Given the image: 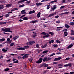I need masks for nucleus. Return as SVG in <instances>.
Masks as SVG:
<instances>
[{"mask_svg": "<svg viewBox=\"0 0 74 74\" xmlns=\"http://www.w3.org/2000/svg\"><path fill=\"white\" fill-rule=\"evenodd\" d=\"M64 37H66L68 35V33L67 32H64Z\"/></svg>", "mask_w": 74, "mask_h": 74, "instance_id": "17", "label": "nucleus"}, {"mask_svg": "<svg viewBox=\"0 0 74 74\" xmlns=\"http://www.w3.org/2000/svg\"><path fill=\"white\" fill-rule=\"evenodd\" d=\"M12 39L13 40H16V37L15 36L14 38H12Z\"/></svg>", "mask_w": 74, "mask_h": 74, "instance_id": "50", "label": "nucleus"}, {"mask_svg": "<svg viewBox=\"0 0 74 74\" xmlns=\"http://www.w3.org/2000/svg\"><path fill=\"white\" fill-rule=\"evenodd\" d=\"M41 34H43V35H45L46 33L45 32H42L41 33Z\"/></svg>", "mask_w": 74, "mask_h": 74, "instance_id": "44", "label": "nucleus"}, {"mask_svg": "<svg viewBox=\"0 0 74 74\" xmlns=\"http://www.w3.org/2000/svg\"><path fill=\"white\" fill-rule=\"evenodd\" d=\"M26 3H27V4H30V3H31V1H27L26 2Z\"/></svg>", "mask_w": 74, "mask_h": 74, "instance_id": "43", "label": "nucleus"}, {"mask_svg": "<svg viewBox=\"0 0 74 74\" xmlns=\"http://www.w3.org/2000/svg\"><path fill=\"white\" fill-rule=\"evenodd\" d=\"M24 6H25V5L23 4L19 6V7H24Z\"/></svg>", "mask_w": 74, "mask_h": 74, "instance_id": "48", "label": "nucleus"}, {"mask_svg": "<svg viewBox=\"0 0 74 74\" xmlns=\"http://www.w3.org/2000/svg\"><path fill=\"white\" fill-rule=\"evenodd\" d=\"M56 14V13H53L51 14L49 16H48V18H49V17H51V16H53V15H55V14Z\"/></svg>", "mask_w": 74, "mask_h": 74, "instance_id": "9", "label": "nucleus"}, {"mask_svg": "<svg viewBox=\"0 0 74 74\" xmlns=\"http://www.w3.org/2000/svg\"><path fill=\"white\" fill-rule=\"evenodd\" d=\"M2 51L3 52H7V50H6L5 49H2Z\"/></svg>", "mask_w": 74, "mask_h": 74, "instance_id": "40", "label": "nucleus"}, {"mask_svg": "<svg viewBox=\"0 0 74 74\" xmlns=\"http://www.w3.org/2000/svg\"><path fill=\"white\" fill-rule=\"evenodd\" d=\"M48 50H46L44 51L43 52V53H47L48 52Z\"/></svg>", "mask_w": 74, "mask_h": 74, "instance_id": "38", "label": "nucleus"}, {"mask_svg": "<svg viewBox=\"0 0 74 74\" xmlns=\"http://www.w3.org/2000/svg\"><path fill=\"white\" fill-rule=\"evenodd\" d=\"M67 0H62V3H67V1H66Z\"/></svg>", "mask_w": 74, "mask_h": 74, "instance_id": "39", "label": "nucleus"}, {"mask_svg": "<svg viewBox=\"0 0 74 74\" xmlns=\"http://www.w3.org/2000/svg\"><path fill=\"white\" fill-rule=\"evenodd\" d=\"M56 14V13H53L51 14L49 16H48V18H49V17H51V16H53V15H55V14Z\"/></svg>", "mask_w": 74, "mask_h": 74, "instance_id": "7", "label": "nucleus"}, {"mask_svg": "<svg viewBox=\"0 0 74 74\" xmlns=\"http://www.w3.org/2000/svg\"><path fill=\"white\" fill-rule=\"evenodd\" d=\"M7 23L4 22H0V25H4V24H6Z\"/></svg>", "mask_w": 74, "mask_h": 74, "instance_id": "18", "label": "nucleus"}, {"mask_svg": "<svg viewBox=\"0 0 74 74\" xmlns=\"http://www.w3.org/2000/svg\"><path fill=\"white\" fill-rule=\"evenodd\" d=\"M24 2V1H23V0L22 1H20L18 2V4H20V3H22V2Z\"/></svg>", "mask_w": 74, "mask_h": 74, "instance_id": "29", "label": "nucleus"}, {"mask_svg": "<svg viewBox=\"0 0 74 74\" xmlns=\"http://www.w3.org/2000/svg\"><path fill=\"white\" fill-rule=\"evenodd\" d=\"M21 13L22 14H27V13L26 12H23Z\"/></svg>", "mask_w": 74, "mask_h": 74, "instance_id": "62", "label": "nucleus"}, {"mask_svg": "<svg viewBox=\"0 0 74 74\" xmlns=\"http://www.w3.org/2000/svg\"><path fill=\"white\" fill-rule=\"evenodd\" d=\"M37 35H36L35 34V35H33V37H34V38H35V37H36V36Z\"/></svg>", "mask_w": 74, "mask_h": 74, "instance_id": "60", "label": "nucleus"}, {"mask_svg": "<svg viewBox=\"0 0 74 74\" xmlns=\"http://www.w3.org/2000/svg\"><path fill=\"white\" fill-rule=\"evenodd\" d=\"M43 59H42V58H40V59H39L38 61L36 62V63H41V62H42V60Z\"/></svg>", "mask_w": 74, "mask_h": 74, "instance_id": "2", "label": "nucleus"}, {"mask_svg": "<svg viewBox=\"0 0 74 74\" xmlns=\"http://www.w3.org/2000/svg\"><path fill=\"white\" fill-rule=\"evenodd\" d=\"M4 5H0V10H1V9L2 10V9H3V8H4Z\"/></svg>", "mask_w": 74, "mask_h": 74, "instance_id": "20", "label": "nucleus"}, {"mask_svg": "<svg viewBox=\"0 0 74 74\" xmlns=\"http://www.w3.org/2000/svg\"><path fill=\"white\" fill-rule=\"evenodd\" d=\"M60 22L59 20L57 21L56 22V23H60Z\"/></svg>", "mask_w": 74, "mask_h": 74, "instance_id": "53", "label": "nucleus"}, {"mask_svg": "<svg viewBox=\"0 0 74 74\" xmlns=\"http://www.w3.org/2000/svg\"><path fill=\"white\" fill-rule=\"evenodd\" d=\"M61 54H62V53L60 52L57 53H56V55H61Z\"/></svg>", "mask_w": 74, "mask_h": 74, "instance_id": "54", "label": "nucleus"}, {"mask_svg": "<svg viewBox=\"0 0 74 74\" xmlns=\"http://www.w3.org/2000/svg\"><path fill=\"white\" fill-rule=\"evenodd\" d=\"M47 46V44H45L42 47V48H45Z\"/></svg>", "mask_w": 74, "mask_h": 74, "instance_id": "33", "label": "nucleus"}, {"mask_svg": "<svg viewBox=\"0 0 74 74\" xmlns=\"http://www.w3.org/2000/svg\"><path fill=\"white\" fill-rule=\"evenodd\" d=\"M70 25H72V26H73L74 25V22H71L70 23Z\"/></svg>", "mask_w": 74, "mask_h": 74, "instance_id": "32", "label": "nucleus"}, {"mask_svg": "<svg viewBox=\"0 0 74 74\" xmlns=\"http://www.w3.org/2000/svg\"><path fill=\"white\" fill-rule=\"evenodd\" d=\"M24 48L25 49H27L28 48H29V46H24Z\"/></svg>", "mask_w": 74, "mask_h": 74, "instance_id": "23", "label": "nucleus"}, {"mask_svg": "<svg viewBox=\"0 0 74 74\" xmlns=\"http://www.w3.org/2000/svg\"><path fill=\"white\" fill-rule=\"evenodd\" d=\"M45 35L47 37H49V36H49V34H48V33H46V34H45Z\"/></svg>", "mask_w": 74, "mask_h": 74, "instance_id": "35", "label": "nucleus"}, {"mask_svg": "<svg viewBox=\"0 0 74 74\" xmlns=\"http://www.w3.org/2000/svg\"><path fill=\"white\" fill-rule=\"evenodd\" d=\"M36 42L35 41H30L27 43V45H32L34 43H35Z\"/></svg>", "mask_w": 74, "mask_h": 74, "instance_id": "4", "label": "nucleus"}, {"mask_svg": "<svg viewBox=\"0 0 74 74\" xmlns=\"http://www.w3.org/2000/svg\"><path fill=\"white\" fill-rule=\"evenodd\" d=\"M69 13H70V12H66L65 13L60 14V15H64V14L66 15V14H69Z\"/></svg>", "mask_w": 74, "mask_h": 74, "instance_id": "12", "label": "nucleus"}, {"mask_svg": "<svg viewBox=\"0 0 74 74\" xmlns=\"http://www.w3.org/2000/svg\"><path fill=\"white\" fill-rule=\"evenodd\" d=\"M34 12H35V11L34 10H33V11H30V12H29L28 14H32L33 13H34Z\"/></svg>", "mask_w": 74, "mask_h": 74, "instance_id": "13", "label": "nucleus"}, {"mask_svg": "<svg viewBox=\"0 0 74 74\" xmlns=\"http://www.w3.org/2000/svg\"><path fill=\"white\" fill-rule=\"evenodd\" d=\"M14 45V43L12 42L11 44H10V47H12Z\"/></svg>", "mask_w": 74, "mask_h": 74, "instance_id": "37", "label": "nucleus"}, {"mask_svg": "<svg viewBox=\"0 0 74 74\" xmlns=\"http://www.w3.org/2000/svg\"><path fill=\"white\" fill-rule=\"evenodd\" d=\"M5 38H2L0 39V42H3L4 41H5Z\"/></svg>", "mask_w": 74, "mask_h": 74, "instance_id": "27", "label": "nucleus"}, {"mask_svg": "<svg viewBox=\"0 0 74 74\" xmlns=\"http://www.w3.org/2000/svg\"><path fill=\"white\" fill-rule=\"evenodd\" d=\"M70 74H74V72H71L70 73Z\"/></svg>", "mask_w": 74, "mask_h": 74, "instance_id": "64", "label": "nucleus"}, {"mask_svg": "<svg viewBox=\"0 0 74 74\" xmlns=\"http://www.w3.org/2000/svg\"><path fill=\"white\" fill-rule=\"evenodd\" d=\"M55 54L54 53H53L51 55H50L51 56H53V55H55Z\"/></svg>", "mask_w": 74, "mask_h": 74, "instance_id": "57", "label": "nucleus"}, {"mask_svg": "<svg viewBox=\"0 0 74 74\" xmlns=\"http://www.w3.org/2000/svg\"><path fill=\"white\" fill-rule=\"evenodd\" d=\"M7 41H8V42H6L7 44H10L11 43V42H12V40H10V39L8 38H7Z\"/></svg>", "mask_w": 74, "mask_h": 74, "instance_id": "1", "label": "nucleus"}, {"mask_svg": "<svg viewBox=\"0 0 74 74\" xmlns=\"http://www.w3.org/2000/svg\"><path fill=\"white\" fill-rule=\"evenodd\" d=\"M32 60H33L32 58H30L29 60V61L30 62H32Z\"/></svg>", "mask_w": 74, "mask_h": 74, "instance_id": "56", "label": "nucleus"}, {"mask_svg": "<svg viewBox=\"0 0 74 74\" xmlns=\"http://www.w3.org/2000/svg\"><path fill=\"white\" fill-rule=\"evenodd\" d=\"M40 14H41V13L40 12H39L37 14V16L38 18H40Z\"/></svg>", "mask_w": 74, "mask_h": 74, "instance_id": "16", "label": "nucleus"}, {"mask_svg": "<svg viewBox=\"0 0 74 74\" xmlns=\"http://www.w3.org/2000/svg\"><path fill=\"white\" fill-rule=\"evenodd\" d=\"M73 46V45L71 44L68 47H67V49H69V48H71V47H72Z\"/></svg>", "mask_w": 74, "mask_h": 74, "instance_id": "14", "label": "nucleus"}, {"mask_svg": "<svg viewBox=\"0 0 74 74\" xmlns=\"http://www.w3.org/2000/svg\"><path fill=\"white\" fill-rule=\"evenodd\" d=\"M56 14V13H53L51 14L49 16H48V18H49V17H51V16H53V15H55V14Z\"/></svg>", "mask_w": 74, "mask_h": 74, "instance_id": "8", "label": "nucleus"}, {"mask_svg": "<svg viewBox=\"0 0 74 74\" xmlns=\"http://www.w3.org/2000/svg\"><path fill=\"white\" fill-rule=\"evenodd\" d=\"M45 61H48L47 60V57L44 58L43 59V62H45Z\"/></svg>", "mask_w": 74, "mask_h": 74, "instance_id": "24", "label": "nucleus"}, {"mask_svg": "<svg viewBox=\"0 0 74 74\" xmlns=\"http://www.w3.org/2000/svg\"><path fill=\"white\" fill-rule=\"evenodd\" d=\"M58 1L57 0H54V1H51L50 2L51 3H55L56 2H57Z\"/></svg>", "mask_w": 74, "mask_h": 74, "instance_id": "31", "label": "nucleus"}, {"mask_svg": "<svg viewBox=\"0 0 74 74\" xmlns=\"http://www.w3.org/2000/svg\"><path fill=\"white\" fill-rule=\"evenodd\" d=\"M74 30H71V36H73V35H74Z\"/></svg>", "mask_w": 74, "mask_h": 74, "instance_id": "21", "label": "nucleus"}, {"mask_svg": "<svg viewBox=\"0 0 74 74\" xmlns=\"http://www.w3.org/2000/svg\"><path fill=\"white\" fill-rule=\"evenodd\" d=\"M8 29H10L8 30L7 32H10V33H12V31H11V30H10V28H8Z\"/></svg>", "mask_w": 74, "mask_h": 74, "instance_id": "30", "label": "nucleus"}, {"mask_svg": "<svg viewBox=\"0 0 74 74\" xmlns=\"http://www.w3.org/2000/svg\"><path fill=\"white\" fill-rule=\"evenodd\" d=\"M69 59H70V58H66V59H65V60H69Z\"/></svg>", "mask_w": 74, "mask_h": 74, "instance_id": "52", "label": "nucleus"}, {"mask_svg": "<svg viewBox=\"0 0 74 74\" xmlns=\"http://www.w3.org/2000/svg\"><path fill=\"white\" fill-rule=\"evenodd\" d=\"M47 61H48V60H51V59L50 58H47Z\"/></svg>", "mask_w": 74, "mask_h": 74, "instance_id": "55", "label": "nucleus"}, {"mask_svg": "<svg viewBox=\"0 0 74 74\" xmlns=\"http://www.w3.org/2000/svg\"><path fill=\"white\" fill-rule=\"evenodd\" d=\"M70 39L71 38V39L72 40H74V37H73V38H72V37H70Z\"/></svg>", "mask_w": 74, "mask_h": 74, "instance_id": "61", "label": "nucleus"}, {"mask_svg": "<svg viewBox=\"0 0 74 74\" xmlns=\"http://www.w3.org/2000/svg\"><path fill=\"white\" fill-rule=\"evenodd\" d=\"M42 4V3H36V5L37 6H39V5H41Z\"/></svg>", "mask_w": 74, "mask_h": 74, "instance_id": "10", "label": "nucleus"}, {"mask_svg": "<svg viewBox=\"0 0 74 74\" xmlns=\"http://www.w3.org/2000/svg\"><path fill=\"white\" fill-rule=\"evenodd\" d=\"M3 56H1L0 57V59H2L3 58Z\"/></svg>", "mask_w": 74, "mask_h": 74, "instance_id": "63", "label": "nucleus"}, {"mask_svg": "<svg viewBox=\"0 0 74 74\" xmlns=\"http://www.w3.org/2000/svg\"><path fill=\"white\" fill-rule=\"evenodd\" d=\"M49 34H51V35H53V33L52 32H49Z\"/></svg>", "mask_w": 74, "mask_h": 74, "instance_id": "47", "label": "nucleus"}, {"mask_svg": "<svg viewBox=\"0 0 74 74\" xmlns=\"http://www.w3.org/2000/svg\"><path fill=\"white\" fill-rule=\"evenodd\" d=\"M54 8H51V10L53 11H54L55 10V9H56V5H53Z\"/></svg>", "mask_w": 74, "mask_h": 74, "instance_id": "11", "label": "nucleus"}, {"mask_svg": "<svg viewBox=\"0 0 74 74\" xmlns=\"http://www.w3.org/2000/svg\"><path fill=\"white\" fill-rule=\"evenodd\" d=\"M23 19L24 20H28L29 19V18L27 17H24L23 18Z\"/></svg>", "mask_w": 74, "mask_h": 74, "instance_id": "22", "label": "nucleus"}, {"mask_svg": "<svg viewBox=\"0 0 74 74\" xmlns=\"http://www.w3.org/2000/svg\"><path fill=\"white\" fill-rule=\"evenodd\" d=\"M38 21L37 20H35L34 21H32L31 22L32 23H36V22H37Z\"/></svg>", "mask_w": 74, "mask_h": 74, "instance_id": "34", "label": "nucleus"}, {"mask_svg": "<svg viewBox=\"0 0 74 74\" xmlns=\"http://www.w3.org/2000/svg\"><path fill=\"white\" fill-rule=\"evenodd\" d=\"M19 50H25V48L24 47H19L18 49Z\"/></svg>", "mask_w": 74, "mask_h": 74, "instance_id": "19", "label": "nucleus"}, {"mask_svg": "<svg viewBox=\"0 0 74 74\" xmlns=\"http://www.w3.org/2000/svg\"><path fill=\"white\" fill-rule=\"evenodd\" d=\"M48 64H47L45 63V67H48Z\"/></svg>", "mask_w": 74, "mask_h": 74, "instance_id": "46", "label": "nucleus"}, {"mask_svg": "<svg viewBox=\"0 0 74 74\" xmlns=\"http://www.w3.org/2000/svg\"><path fill=\"white\" fill-rule=\"evenodd\" d=\"M41 67H45V63L42 64L41 65Z\"/></svg>", "mask_w": 74, "mask_h": 74, "instance_id": "36", "label": "nucleus"}, {"mask_svg": "<svg viewBox=\"0 0 74 74\" xmlns=\"http://www.w3.org/2000/svg\"><path fill=\"white\" fill-rule=\"evenodd\" d=\"M8 30H10V28H5V29L2 28L1 29V30L3 32H7Z\"/></svg>", "mask_w": 74, "mask_h": 74, "instance_id": "3", "label": "nucleus"}, {"mask_svg": "<svg viewBox=\"0 0 74 74\" xmlns=\"http://www.w3.org/2000/svg\"><path fill=\"white\" fill-rule=\"evenodd\" d=\"M60 28H63L62 27H57V29H56V31H60Z\"/></svg>", "mask_w": 74, "mask_h": 74, "instance_id": "6", "label": "nucleus"}, {"mask_svg": "<svg viewBox=\"0 0 74 74\" xmlns=\"http://www.w3.org/2000/svg\"><path fill=\"white\" fill-rule=\"evenodd\" d=\"M53 46L54 47H58V45L56 44V45L54 44L53 45Z\"/></svg>", "mask_w": 74, "mask_h": 74, "instance_id": "58", "label": "nucleus"}, {"mask_svg": "<svg viewBox=\"0 0 74 74\" xmlns=\"http://www.w3.org/2000/svg\"><path fill=\"white\" fill-rule=\"evenodd\" d=\"M10 16V15L8 14H7L5 15V16L6 18H7V17H8V16Z\"/></svg>", "mask_w": 74, "mask_h": 74, "instance_id": "49", "label": "nucleus"}, {"mask_svg": "<svg viewBox=\"0 0 74 74\" xmlns=\"http://www.w3.org/2000/svg\"><path fill=\"white\" fill-rule=\"evenodd\" d=\"M12 4L11 3L8 4L6 5V7H10L11 6Z\"/></svg>", "mask_w": 74, "mask_h": 74, "instance_id": "15", "label": "nucleus"}, {"mask_svg": "<svg viewBox=\"0 0 74 74\" xmlns=\"http://www.w3.org/2000/svg\"><path fill=\"white\" fill-rule=\"evenodd\" d=\"M13 63H19V62L18 61V60H17L16 61H14Z\"/></svg>", "mask_w": 74, "mask_h": 74, "instance_id": "28", "label": "nucleus"}, {"mask_svg": "<svg viewBox=\"0 0 74 74\" xmlns=\"http://www.w3.org/2000/svg\"><path fill=\"white\" fill-rule=\"evenodd\" d=\"M47 6V10H49V7H50V5H46Z\"/></svg>", "mask_w": 74, "mask_h": 74, "instance_id": "25", "label": "nucleus"}, {"mask_svg": "<svg viewBox=\"0 0 74 74\" xmlns=\"http://www.w3.org/2000/svg\"><path fill=\"white\" fill-rule=\"evenodd\" d=\"M36 51H38V52L39 53L40 51H41V50H39V49H37Z\"/></svg>", "mask_w": 74, "mask_h": 74, "instance_id": "59", "label": "nucleus"}, {"mask_svg": "<svg viewBox=\"0 0 74 74\" xmlns=\"http://www.w3.org/2000/svg\"><path fill=\"white\" fill-rule=\"evenodd\" d=\"M68 66H69V67H71L72 65L71 63H70L69 64H67Z\"/></svg>", "mask_w": 74, "mask_h": 74, "instance_id": "42", "label": "nucleus"}, {"mask_svg": "<svg viewBox=\"0 0 74 74\" xmlns=\"http://www.w3.org/2000/svg\"><path fill=\"white\" fill-rule=\"evenodd\" d=\"M36 47L37 48H39V47H40V46H39V45H38V44H37L36 45Z\"/></svg>", "mask_w": 74, "mask_h": 74, "instance_id": "51", "label": "nucleus"}, {"mask_svg": "<svg viewBox=\"0 0 74 74\" xmlns=\"http://www.w3.org/2000/svg\"><path fill=\"white\" fill-rule=\"evenodd\" d=\"M8 70H9V69L8 68H6L4 69L5 71H8Z\"/></svg>", "mask_w": 74, "mask_h": 74, "instance_id": "41", "label": "nucleus"}, {"mask_svg": "<svg viewBox=\"0 0 74 74\" xmlns=\"http://www.w3.org/2000/svg\"><path fill=\"white\" fill-rule=\"evenodd\" d=\"M56 42L58 43H60V41L59 40H56Z\"/></svg>", "mask_w": 74, "mask_h": 74, "instance_id": "45", "label": "nucleus"}, {"mask_svg": "<svg viewBox=\"0 0 74 74\" xmlns=\"http://www.w3.org/2000/svg\"><path fill=\"white\" fill-rule=\"evenodd\" d=\"M62 59V58L61 57H59L58 58H56L54 60V61H58V60H60V59Z\"/></svg>", "mask_w": 74, "mask_h": 74, "instance_id": "5", "label": "nucleus"}, {"mask_svg": "<svg viewBox=\"0 0 74 74\" xmlns=\"http://www.w3.org/2000/svg\"><path fill=\"white\" fill-rule=\"evenodd\" d=\"M65 27H66V28H69V27H70V26L69 25H68L67 24H65Z\"/></svg>", "mask_w": 74, "mask_h": 74, "instance_id": "26", "label": "nucleus"}]
</instances>
